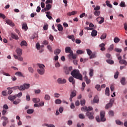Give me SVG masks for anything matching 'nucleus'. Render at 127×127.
Listing matches in <instances>:
<instances>
[{
	"label": "nucleus",
	"mask_w": 127,
	"mask_h": 127,
	"mask_svg": "<svg viewBox=\"0 0 127 127\" xmlns=\"http://www.w3.org/2000/svg\"><path fill=\"white\" fill-rule=\"evenodd\" d=\"M119 63L120 64H124V65H127V62L126 60H121L120 61H119Z\"/></svg>",
	"instance_id": "obj_31"
},
{
	"label": "nucleus",
	"mask_w": 127,
	"mask_h": 127,
	"mask_svg": "<svg viewBox=\"0 0 127 127\" xmlns=\"http://www.w3.org/2000/svg\"><path fill=\"white\" fill-rule=\"evenodd\" d=\"M106 62H107V63H108L109 64H114L113 61L110 60H106Z\"/></svg>",
	"instance_id": "obj_61"
},
{
	"label": "nucleus",
	"mask_w": 127,
	"mask_h": 127,
	"mask_svg": "<svg viewBox=\"0 0 127 127\" xmlns=\"http://www.w3.org/2000/svg\"><path fill=\"white\" fill-rule=\"evenodd\" d=\"M20 46L21 47H22V46H27V42L25 41H22L20 43Z\"/></svg>",
	"instance_id": "obj_30"
},
{
	"label": "nucleus",
	"mask_w": 127,
	"mask_h": 127,
	"mask_svg": "<svg viewBox=\"0 0 127 127\" xmlns=\"http://www.w3.org/2000/svg\"><path fill=\"white\" fill-rule=\"evenodd\" d=\"M100 9H101V7H100V6L97 5L95 7H94V10L95 11H98V10H100Z\"/></svg>",
	"instance_id": "obj_57"
},
{
	"label": "nucleus",
	"mask_w": 127,
	"mask_h": 127,
	"mask_svg": "<svg viewBox=\"0 0 127 127\" xmlns=\"http://www.w3.org/2000/svg\"><path fill=\"white\" fill-rule=\"evenodd\" d=\"M70 74L73 78L80 80V81L83 80V76L80 73V71L79 70L74 69L71 72Z\"/></svg>",
	"instance_id": "obj_2"
},
{
	"label": "nucleus",
	"mask_w": 127,
	"mask_h": 127,
	"mask_svg": "<svg viewBox=\"0 0 127 127\" xmlns=\"http://www.w3.org/2000/svg\"><path fill=\"white\" fill-rule=\"evenodd\" d=\"M23 86L24 90H28V88L30 87V84L27 83H24Z\"/></svg>",
	"instance_id": "obj_22"
},
{
	"label": "nucleus",
	"mask_w": 127,
	"mask_h": 127,
	"mask_svg": "<svg viewBox=\"0 0 127 127\" xmlns=\"http://www.w3.org/2000/svg\"><path fill=\"white\" fill-rule=\"evenodd\" d=\"M29 72L30 73H33L34 72V69L32 67H29L28 68Z\"/></svg>",
	"instance_id": "obj_48"
},
{
	"label": "nucleus",
	"mask_w": 127,
	"mask_h": 127,
	"mask_svg": "<svg viewBox=\"0 0 127 127\" xmlns=\"http://www.w3.org/2000/svg\"><path fill=\"white\" fill-rule=\"evenodd\" d=\"M44 99H45V100H46L47 101H49V100H50V99H51L50 96H49V95H48V94H46L45 95Z\"/></svg>",
	"instance_id": "obj_43"
},
{
	"label": "nucleus",
	"mask_w": 127,
	"mask_h": 127,
	"mask_svg": "<svg viewBox=\"0 0 127 127\" xmlns=\"http://www.w3.org/2000/svg\"><path fill=\"white\" fill-rule=\"evenodd\" d=\"M81 110L82 112H87V113H86V115L87 116V117H88V119H89V120H94V113L93 112H91L90 111H93V108H92L91 107H82L81 109Z\"/></svg>",
	"instance_id": "obj_1"
},
{
	"label": "nucleus",
	"mask_w": 127,
	"mask_h": 127,
	"mask_svg": "<svg viewBox=\"0 0 127 127\" xmlns=\"http://www.w3.org/2000/svg\"><path fill=\"white\" fill-rule=\"evenodd\" d=\"M55 104H57V105H58L59 104H61L62 103V101L59 99H58L55 100Z\"/></svg>",
	"instance_id": "obj_44"
},
{
	"label": "nucleus",
	"mask_w": 127,
	"mask_h": 127,
	"mask_svg": "<svg viewBox=\"0 0 127 127\" xmlns=\"http://www.w3.org/2000/svg\"><path fill=\"white\" fill-rule=\"evenodd\" d=\"M11 37L13 39H15V40H17L18 39V36L16 35L15 34L11 33Z\"/></svg>",
	"instance_id": "obj_24"
},
{
	"label": "nucleus",
	"mask_w": 127,
	"mask_h": 127,
	"mask_svg": "<svg viewBox=\"0 0 127 127\" xmlns=\"http://www.w3.org/2000/svg\"><path fill=\"white\" fill-rule=\"evenodd\" d=\"M57 81L59 84H65L66 82L65 79H62L61 78H59Z\"/></svg>",
	"instance_id": "obj_9"
},
{
	"label": "nucleus",
	"mask_w": 127,
	"mask_h": 127,
	"mask_svg": "<svg viewBox=\"0 0 127 127\" xmlns=\"http://www.w3.org/2000/svg\"><path fill=\"white\" fill-rule=\"evenodd\" d=\"M93 13L95 16H100V14H101V12L100 11L96 10L94 11Z\"/></svg>",
	"instance_id": "obj_36"
},
{
	"label": "nucleus",
	"mask_w": 127,
	"mask_h": 127,
	"mask_svg": "<svg viewBox=\"0 0 127 127\" xmlns=\"http://www.w3.org/2000/svg\"><path fill=\"white\" fill-rule=\"evenodd\" d=\"M68 81L70 83H72V85H75V80H74V77L70 76L68 78Z\"/></svg>",
	"instance_id": "obj_19"
},
{
	"label": "nucleus",
	"mask_w": 127,
	"mask_h": 127,
	"mask_svg": "<svg viewBox=\"0 0 127 127\" xmlns=\"http://www.w3.org/2000/svg\"><path fill=\"white\" fill-rule=\"evenodd\" d=\"M100 19L101 20H100ZM96 20L97 21H99V20H100V21L98 22V23L99 24H102V23H104L105 18H104L103 17H98L96 18Z\"/></svg>",
	"instance_id": "obj_7"
},
{
	"label": "nucleus",
	"mask_w": 127,
	"mask_h": 127,
	"mask_svg": "<svg viewBox=\"0 0 127 127\" xmlns=\"http://www.w3.org/2000/svg\"><path fill=\"white\" fill-rule=\"evenodd\" d=\"M53 2V0H47L46 1V4H48L49 3H52Z\"/></svg>",
	"instance_id": "obj_60"
},
{
	"label": "nucleus",
	"mask_w": 127,
	"mask_h": 127,
	"mask_svg": "<svg viewBox=\"0 0 127 127\" xmlns=\"http://www.w3.org/2000/svg\"><path fill=\"white\" fill-rule=\"evenodd\" d=\"M100 118L99 116H97L96 117V120L98 123H100L101 122H105L106 118H105V111H103L100 112Z\"/></svg>",
	"instance_id": "obj_5"
},
{
	"label": "nucleus",
	"mask_w": 127,
	"mask_h": 127,
	"mask_svg": "<svg viewBox=\"0 0 127 127\" xmlns=\"http://www.w3.org/2000/svg\"><path fill=\"white\" fill-rule=\"evenodd\" d=\"M86 51L88 55H89V56H91V55L92 54V51H91V50L89 49H86Z\"/></svg>",
	"instance_id": "obj_50"
},
{
	"label": "nucleus",
	"mask_w": 127,
	"mask_h": 127,
	"mask_svg": "<svg viewBox=\"0 0 127 127\" xmlns=\"http://www.w3.org/2000/svg\"><path fill=\"white\" fill-rule=\"evenodd\" d=\"M61 52V50L59 49H57L55 51H54V54L55 55H59Z\"/></svg>",
	"instance_id": "obj_25"
},
{
	"label": "nucleus",
	"mask_w": 127,
	"mask_h": 127,
	"mask_svg": "<svg viewBox=\"0 0 127 127\" xmlns=\"http://www.w3.org/2000/svg\"><path fill=\"white\" fill-rule=\"evenodd\" d=\"M6 112H7V111L3 109L1 112L2 116H5V114H6Z\"/></svg>",
	"instance_id": "obj_64"
},
{
	"label": "nucleus",
	"mask_w": 127,
	"mask_h": 127,
	"mask_svg": "<svg viewBox=\"0 0 127 127\" xmlns=\"http://www.w3.org/2000/svg\"><path fill=\"white\" fill-rule=\"evenodd\" d=\"M112 106H113V104H112V103H109L106 105L105 107V109H110V108H112Z\"/></svg>",
	"instance_id": "obj_39"
},
{
	"label": "nucleus",
	"mask_w": 127,
	"mask_h": 127,
	"mask_svg": "<svg viewBox=\"0 0 127 127\" xmlns=\"http://www.w3.org/2000/svg\"><path fill=\"white\" fill-rule=\"evenodd\" d=\"M105 45H106L104 43L99 45V47H100V50H101V51H105V50H106V48L105 47Z\"/></svg>",
	"instance_id": "obj_15"
},
{
	"label": "nucleus",
	"mask_w": 127,
	"mask_h": 127,
	"mask_svg": "<svg viewBox=\"0 0 127 127\" xmlns=\"http://www.w3.org/2000/svg\"><path fill=\"white\" fill-rule=\"evenodd\" d=\"M43 29L44 30H47V29H48V25H44L43 26Z\"/></svg>",
	"instance_id": "obj_63"
},
{
	"label": "nucleus",
	"mask_w": 127,
	"mask_h": 127,
	"mask_svg": "<svg viewBox=\"0 0 127 127\" xmlns=\"http://www.w3.org/2000/svg\"><path fill=\"white\" fill-rule=\"evenodd\" d=\"M85 104H86V100L85 99H82L80 101L81 106H85Z\"/></svg>",
	"instance_id": "obj_47"
},
{
	"label": "nucleus",
	"mask_w": 127,
	"mask_h": 127,
	"mask_svg": "<svg viewBox=\"0 0 127 127\" xmlns=\"http://www.w3.org/2000/svg\"><path fill=\"white\" fill-rule=\"evenodd\" d=\"M108 114L110 117H114L115 116V112L112 110L110 111Z\"/></svg>",
	"instance_id": "obj_41"
},
{
	"label": "nucleus",
	"mask_w": 127,
	"mask_h": 127,
	"mask_svg": "<svg viewBox=\"0 0 127 127\" xmlns=\"http://www.w3.org/2000/svg\"><path fill=\"white\" fill-rule=\"evenodd\" d=\"M101 85H99V84H97L95 86V88L97 90V91H101Z\"/></svg>",
	"instance_id": "obj_45"
},
{
	"label": "nucleus",
	"mask_w": 127,
	"mask_h": 127,
	"mask_svg": "<svg viewBox=\"0 0 127 127\" xmlns=\"http://www.w3.org/2000/svg\"><path fill=\"white\" fill-rule=\"evenodd\" d=\"M37 72L40 75H43L45 73V65L43 64H38Z\"/></svg>",
	"instance_id": "obj_4"
},
{
	"label": "nucleus",
	"mask_w": 127,
	"mask_h": 127,
	"mask_svg": "<svg viewBox=\"0 0 127 127\" xmlns=\"http://www.w3.org/2000/svg\"><path fill=\"white\" fill-rule=\"evenodd\" d=\"M78 117H79V119H85V116H84V114H80L78 115Z\"/></svg>",
	"instance_id": "obj_59"
},
{
	"label": "nucleus",
	"mask_w": 127,
	"mask_h": 127,
	"mask_svg": "<svg viewBox=\"0 0 127 127\" xmlns=\"http://www.w3.org/2000/svg\"><path fill=\"white\" fill-rule=\"evenodd\" d=\"M96 57H97L96 54H92L90 57V59H93V58H96Z\"/></svg>",
	"instance_id": "obj_54"
},
{
	"label": "nucleus",
	"mask_w": 127,
	"mask_h": 127,
	"mask_svg": "<svg viewBox=\"0 0 127 127\" xmlns=\"http://www.w3.org/2000/svg\"><path fill=\"white\" fill-rule=\"evenodd\" d=\"M52 7V5L50 4H47L46 5V7L44 8V10L45 11H48V10H50V9Z\"/></svg>",
	"instance_id": "obj_12"
},
{
	"label": "nucleus",
	"mask_w": 127,
	"mask_h": 127,
	"mask_svg": "<svg viewBox=\"0 0 127 127\" xmlns=\"http://www.w3.org/2000/svg\"><path fill=\"white\" fill-rule=\"evenodd\" d=\"M34 113V110L33 109H28L27 110V113L29 114H33Z\"/></svg>",
	"instance_id": "obj_38"
},
{
	"label": "nucleus",
	"mask_w": 127,
	"mask_h": 127,
	"mask_svg": "<svg viewBox=\"0 0 127 127\" xmlns=\"http://www.w3.org/2000/svg\"><path fill=\"white\" fill-rule=\"evenodd\" d=\"M97 34H98V32L96 30H93L91 32L92 36H97Z\"/></svg>",
	"instance_id": "obj_27"
},
{
	"label": "nucleus",
	"mask_w": 127,
	"mask_h": 127,
	"mask_svg": "<svg viewBox=\"0 0 127 127\" xmlns=\"http://www.w3.org/2000/svg\"><path fill=\"white\" fill-rule=\"evenodd\" d=\"M107 38V34L104 33L101 35L100 39L102 40L106 39Z\"/></svg>",
	"instance_id": "obj_40"
},
{
	"label": "nucleus",
	"mask_w": 127,
	"mask_h": 127,
	"mask_svg": "<svg viewBox=\"0 0 127 127\" xmlns=\"http://www.w3.org/2000/svg\"><path fill=\"white\" fill-rule=\"evenodd\" d=\"M16 52L18 56H21L22 55V50L20 48H17L16 50Z\"/></svg>",
	"instance_id": "obj_10"
},
{
	"label": "nucleus",
	"mask_w": 127,
	"mask_h": 127,
	"mask_svg": "<svg viewBox=\"0 0 127 127\" xmlns=\"http://www.w3.org/2000/svg\"><path fill=\"white\" fill-rule=\"evenodd\" d=\"M77 54H83L84 52L81 50H78L76 51Z\"/></svg>",
	"instance_id": "obj_56"
},
{
	"label": "nucleus",
	"mask_w": 127,
	"mask_h": 127,
	"mask_svg": "<svg viewBox=\"0 0 127 127\" xmlns=\"http://www.w3.org/2000/svg\"><path fill=\"white\" fill-rule=\"evenodd\" d=\"M75 14H77L76 11H72L71 12H68L67 13V15L68 16H71V15H75Z\"/></svg>",
	"instance_id": "obj_17"
},
{
	"label": "nucleus",
	"mask_w": 127,
	"mask_h": 127,
	"mask_svg": "<svg viewBox=\"0 0 127 127\" xmlns=\"http://www.w3.org/2000/svg\"><path fill=\"white\" fill-rule=\"evenodd\" d=\"M35 94H40L41 93V90L40 89H35Z\"/></svg>",
	"instance_id": "obj_51"
},
{
	"label": "nucleus",
	"mask_w": 127,
	"mask_h": 127,
	"mask_svg": "<svg viewBox=\"0 0 127 127\" xmlns=\"http://www.w3.org/2000/svg\"><path fill=\"white\" fill-rule=\"evenodd\" d=\"M120 6H121V7H126V2H125V1H122L120 3Z\"/></svg>",
	"instance_id": "obj_42"
},
{
	"label": "nucleus",
	"mask_w": 127,
	"mask_h": 127,
	"mask_svg": "<svg viewBox=\"0 0 127 127\" xmlns=\"http://www.w3.org/2000/svg\"><path fill=\"white\" fill-rule=\"evenodd\" d=\"M83 79H84V81L86 82V84L88 85V84H90L91 83V79L88 78L87 76H85L83 77Z\"/></svg>",
	"instance_id": "obj_13"
},
{
	"label": "nucleus",
	"mask_w": 127,
	"mask_h": 127,
	"mask_svg": "<svg viewBox=\"0 0 127 127\" xmlns=\"http://www.w3.org/2000/svg\"><path fill=\"white\" fill-rule=\"evenodd\" d=\"M116 123L117 125H119L120 126H123L124 125V123H123V122L120 121L119 120H116Z\"/></svg>",
	"instance_id": "obj_49"
},
{
	"label": "nucleus",
	"mask_w": 127,
	"mask_h": 127,
	"mask_svg": "<svg viewBox=\"0 0 127 127\" xmlns=\"http://www.w3.org/2000/svg\"><path fill=\"white\" fill-rule=\"evenodd\" d=\"M106 5H107V6H108V7H110L111 8H112V7H113V5H112V4L110 3V1L106 0Z\"/></svg>",
	"instance_id": "obj_37"
},
{
	"label": "nucleus",
	"mask_w": 127,
	"mask_h": 127,
	"mask_svg": "<svg viewBox=\"0 0 127 127\" xmlns=\"http://www.w3.org/2000/svg\"><path fill=\"white\" fill-rule=\"evenodd\" d=\"M94 103H96V104H98L99 103V97H98V96L96 95L93 101L92 102V104H94Z\"/></svg>",
	"instance_id": "obj_14"
},
{
	"label": "nucleus",
	"mask_w": 127,
	"mask_h": 127,
	"mask_svg": "<svg viewBox=\"0 0 127 127\" xmlns=\"http://www.w3.org/2000/svg\"><path fill=\"white\" fill-rule=\"evenodd\" d=\"M113 50H114V44L110 45V47L108 48L107 51L108 52H111Z\"/></svg>",
	"instance_id": "obj_26"
},
{
	"label": "nucleus",
	"mask_w": 127,
	"mask_h": 127,
	"mask_svg": "<svg viewBox=\"0 0 127 127\" xmlns=\"http://www.w3.org/2000/svg\"><path fill=\"white\" fill-rule=\"evenodd\" d=\"M65 53H69V54L67 55V57H68L69 59H76V58H77V55L76 54H74L73 51L71 50V48L70 47H65Z\"/></svg>",
	"instance_id": "obj_3"
},
{
	"label": "nucleus",
	"mask_w": 127,
	"mask_h": 127,
	"mask_svg": "<svg viewBox=\"0 0 127 127\" xmlns=\"http://www.w3.org/2000/svg\"><path fill=\"white\" fill-rule=\"evenodd\" d=\"M46 14H47L46 16L47 18H49V19H50V20L53 19V18H52V16H50L51 15V13H50V11H47L46 12Z\"/></svg>",
	"instance_id": "obj_21"
},
{
	"label": "nucleus",
	"mask_w": 127,
	"mask_h": 127,
	"mask_svg": "<svg viewBox=\"0 0 127 127\" xmlns=\"http://www.w3.org/2000/svg\"><path fill=\"white\" fill-rule=\"evenodd\" d=\"M15 75L18 76V77H23V78H24V75H23V74L20 71L16 72Z\"/></svg>",
	"instance_id": "obj_18"
},
{
	"label": "nucleus",
	"mask_w": 127,
	"mask_h": 127,
	"mask_svg": "<svg viewBox=\"0 0 127 127\" xmlns=\"http://www.w3.org/2000/svg\"><path fill=\"white\" fill-rule=\"evenodd\" d=\"M19 103H20V99H18L16 101L13 102L14 105H18Z\"/></svg>",
	"instance_id": "obj_46"
},
{
	"label": "nucleus",
	"mask_w": 127,
	"mask_h": 127,
	"mask_svg": "<svg viewBox=\"0 0 127 127\" xmlns=\"http://www.w3.org/2000/svg\"><path fill=\"white\" fill-rule=\"evenodd\" d=\"M58 29L59 31H62L63 30V27L62 26V25L59 24L58 25Z\"/></svg>",
	"instance_id": "obj_35"
},
{
	"label": "nucleus",
	"mask_w": 127,
	"mask_h": 127,
	"mask_svg": "<svg viewBox=\"0 0 127 127\" xmlns=\"http://www.w3.org/2000/svg\"><path fill=\"white\" fill-rule=\"evenodd\" d=\"M8 100H10V101H14L15 99H16V96H12L10 95L8 97Z\"/></svg>",
	"instance_id": "obj_23"
},
{
	"label": "nucleus",
	"mask_w": 127,
	"mask_h": 127,
	"mask_svg": "<svg viewBox=\"0 0 127 127\" xmlns=\"http://www.w3.org/2000/svg\"><path fill=\"white\" fill-rule=\"evenodd\" d=\"M119 77V71H117L114 75V78L115 79H118Z\"/></svg>",
	"instance_id": "obj_58"
},
{
	"label": "nucleus",
	"mask_w": 127,
	"mask_h": 127,
	"mask_svg": "<svg viewBox=\"0 0 127 127\" xmlns=\"http://www.w3.org/2000/svg\"><path fill=\"white\" fill-rule=\"evenodd\" d=\"M115 51H116V52H118V53H121V52H122V49L116 48L115 49Z\"/></svg>",
	"instance_id": "obj_52"
},
{
	"label": "nucleus",
	"mask_w": 127,
	"mask_h": 127,
	"mask_svg": "<svg viewBox=\"0 0 127 127\" xmlns=\"http://www.w3.org/2000/svg\"><path fill=\"white\" fill-rule=\"evenodd\" d=\"M14 58H15V59H17L18 60H19V61H23V58H22V57H20V56H17L15 55H13Z\"/></svg>",
	"instance_id": "obj_20"
},
{
	"label": "nucleus",
	"mask_w": 127,
	"mask_h": 127,
	"mask_svg": "<svg viewBox=\"0 0 127 127\" xmlns=\"http://www.w3.org/2000/svg\"><path fill=\"white\" fill-rule=\"evenodd\" d=\"M33 102L35 104H37V103H39V102H40V99L37 98H33Z\"/></svg>",
	"instance_id": "obj_32"
},
{
	"label": "nucleus",
	"mask_w": 127,
	"mask_h": 127,
	"mask_svg": "<svg viewBox=\"0 0 127 127\" xmlns=\"http://www.w3.org/2000/svg\"><path fill=\"white\" fill-rule=\"evenodd\" d=\"M3 110H8V106L7 105L5 104L3 106Z\"/></svg>",
	"instance_id": "obj_62"
},
{
	"label": "nucleus",
	"mask_w": 127,
	"mask_h": 127,
	"mask_svg": "<svg viewBox=\"0 0 127 127\" xmlns=\"http://www.w3.org/2000/svg\"><path fill=\"white\" fill-rule=\"evenodd\" d=\"M19 91H24V86L23 85H21L20 86H19Z\"/></svg>",
	"instance_id": "obj_55"
},
{
	"label": "nucleus",
	"mask_w": 127,
	"mask_h": 127,
	"mask_svg": "<svg viewBox=\"0 0 127 127\" xmlns=\"http://www.w3.org/2000/svg\"><path fill=\"white\" fill-rule=\"evenodd\" d=\"M72 69L73 67L72 66H69V67L64 66V72L66 75H69V74H70V72L72 71Z\"/></svg>",
	"instance_id": "obj_6"
},
{
	"label": "nucleus",
	"mask_w": 127,
	"mask_h": 127,
	"mask_svg": "<svg viewBox=\"0 0 127 127\" xmlns=\"http://www.w3.org/2000/svg\"><path fill=\"white\" fill-rule=\"evenodd\" d=\"M1 120H3V121H5V122H8V118L4 116H2L1 118Z\"/></svg>",
	"instance_id": "obj_53"
},
{
	"label": "nucleus",
	"mask_w": 127,
	"mask_h": 127,
	"mask_svg": "<svg viewBox=\"0 0 127 127\" xmlns=\"http://www.w3.org/2000/svg\"><path fill=\"white\" fill-rule=\"evenodd\" d=\"M105 94L106 96H110V88L109 87H106L105 90Z\"/></svg>",
	"instance_id": "obj_29"
},
{
	"label": "nucleus",
	"mask_w": 127,
	"mask_h": 127,
	"mask_svg": "<svg viewBox=\"0 0 127 127\" xmlns=\"http://www.w3.org/2000/svg\"><path fill=\"white\" fill-rule=\"evenodd\" d=\"M120 38H118V37H116L114 38V41L115 42V43H119L120 41Z\"/></svg>",
	"instance_id": "obj_34"
},
{
	"label": "nucleus",
	"mask_w": 127,
	"mask_h": 127,
	"mask_svg": "<svg viewBox=\"0 0 127 127\" xmlns=\"http://www.w3.org/2000/svg\"><path fill=\"white\" fill-rule=\"evenodd\" d=\"M22 29H24V30L26 31V30L28 29V27H27V24H26V23L23 24L22 25Z\"/></svg>",
	"instance_id": "obj_28"
},
{
	"label": "nucleus",
	"mask_w": 127,
	"mask_h": 127,
	"mask_svg": "<svg viewBox=\"0 0 127 127\" xmlns=\"http://www.w3.org/2000/svg\"><path fill=\"white\" fill-rule=\"evenodd\" d=\"M121 83L122 85L125 86V85H127V81H126V77H122L121 79Z\"/></svg>",
	"instance_id": "obj_16"
},
{
	"label": "nucleus",
	"mask_w": 127,
	"mask_h": 127,
	"mask_svg": "<svg viewBox=\"0 0 127 127\" xmlns=\"http://www.w3.org/2000/svg\"><path fill=\"white\" fill-rule=\"evenodd\" d=\"M5 22L6 23H7V24L10 25V26H14V24L13 23L12 21H11V20L7 19L6 20Z\"/></svg>",
	"instance_id": "obj_11"
},
{
	"label": "nucleus",
	"mask_w": 127,
	"mask_h": 127,
	"mask_svg": "<svg viewBox=\"0 0 127 127\" xmlns=\"http://www.w3.org/2000/svg\"><path fill=\"white\" fill-rule=\"evenodd\" d=\"M76 91H73L71 92L70 94V97L69 98V101L70 102H72V99H73V98H74V97H76Z\"/></svg>",
	"instance_id": "obj_8"
},
{
	"label": "nucleus",
	"mask_w": 127,
	"mask_h": 127,
	"mask_svg": "<svg viewBox=\"0 0 127 127\" xmlns=\"http://www.w3.org/2000/svg\"><path fill=\"white\" fill-rule=\"evenodd\" d=\"M94 75V69H89V76L90 77H93Z\"/></svg>",
	"instance_id": "obj_33"
}]
</instances>
